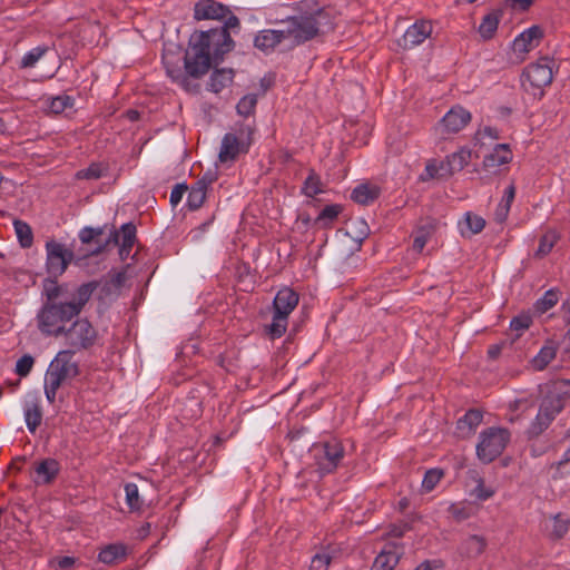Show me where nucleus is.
<instances>
[{
	"label": "nucleus",
	"instance_id": "obj_41",
	"mask_svg": "<svg viewBox=\"0 0 570 570\" xmlns=\"http://www.w3.org/2000/svg\"><path fill=\"white\" fill-rule=\"evenodd\" d=\"M126 503L130 511H139L142 507V500L139 495L138 487L128 482L125 484Z\"/></svg>",
	"mask_w": 570,
	"mask_h": 570
},
{
	"label": "nucleus",
	"instance_id": "obj_51",
	"mask_svg": "<svg viewBox=\"0 0 570 570\" xmlns=\"http://www.w3.org/2000/svg\"><path fill=\"white\" fill-rule=\"evenodd\" d=\"M188 190L186 184H176L170 193V204L176 207L183 199L184 194Z\"/></svg>",
	"mask_w": 570,
	"mask_h": 570
},
{
	"label": "nucleus",
	"instance_id": "obj_48",
	"mask_svg": "<svg viewBox=\"0 0 570 570\" xmlns=\"http://www.w3.org/2000/svg\"><path fill=\"white\" fill-rule=\"evenodd\" d=\"M33 364L35 358L29 354H24L16 363V373L19 376L24 377L31 372Z\"/></svg>",
	"mask_w": 570,
	"mask_h": 570
},
{
	"label": "nucleus",
	"instance_id": "obj_22",
	"mask_svg": "<svg viewBox=\"0 0 570 570\" xmlns=\"http://www.w3.org/2000/svg\"><path fill=\"white\" fill-rule=\"evenodd\" d=\"M23 415L29 432L35 433L42 421V409L37 396H33L24 402Z\"/></svg>",
	"mask_w": 570,
	"mask_h": 570
},
{
	"label": "nucleus",
	"instance_id": "obj_38",
	"mask_svg": "<svg viewBox=\"0 0 570 570\" xmlns=\"http://www.w3.org/2000/svg\"><path fill=\"white\" fill-rule=\"evenodd\" d=\"M322 191L321 178L313 169H311L309 175L306 177L302 186V194L312 198Z\"/></svg>",
	"mask_w": 570,
	"mask_h": 570
},
{
	"label": "nucleus",
	"instance_id": "obj_57",
	"mask_svg": "<svg viewBox=\"0 0 570 570\" xmlns=\"http://www.w3.org/2000/svg\"><path fill=\"white\" fill-rule=\"evenodd\" d=\"M479 137L481 138H491V139H499L500 135H499V130L494 127H484L483 129L479 130L478 134H476Z\"/></svg>",
	"mask_w": 570,
	"mask_h": 570
},
{
	"label": "nucleus",
	"instance_id": "obj_16",
	"mask_svg": "<svg viewBox=\"0 0 570 570\" xmlns=\"http://www.w3.org/2000/svg\"><path fill=\"white\" fill-rule=\"evenodd\" d=\"M439 226V220L435 218L428 217L420 222L416 228L413 232V250L416 253H421L425 247L429 239L436 232Z\"/></svg>",
	"mask_w": 570,
	"mask_h": 570
},
{
	"label": "nucleus",
	"instance_id": "obj_9",
	"mask_svg": "<svg viewBox=\"0 0 570 570\" xmlns=\"http://www.w3.org/2000/svg\"><path fill=\"white\" fill-rule=\"evenodd\" d=\"M312 453L317 471L324 475L334 472L342 462L345 451L343 444L335 439L315 443Z\"/></svg>",
	"mask_w": 570,
	"mask_h": 570
},
{
	"label": "nucleus",
	"instance_id": "obj_21",
	"mask_svg": "<svg viewBox=\"0 0 570 570\" xmlns=\"http://www.w3.org/2000/svg\"><path fill=\"white\" fill-rule=\"evenodd\" d=\"M60 470L59 462L55 459L48 458L39 462L35 466V479L36 484H49L58 475Z\"/></svg>",
	"mask_w": 570,
	"mask_h": 570
},
{
	"label": "nucleus",
	"instance_id": "obj_8",
	"mask_svg": "<svg viewBox=\"0 0 570 570\" xmlns=\"http://www.w3.org/2000/svg\"><path fill=\"white\" fill-rule=\"evenodd\" d=\"M476 445L478 458L483 463L494 461L504 451L510 441V432L503 428H489L480 433Z\"/></svg>",
	"mask_w": 570,
	"mask_h": 570
},
{
	"label": "nucleus",
	"instance_id": "obj_4",
	"mask_svg": "<svg viewBox=\"0 0 570 570\" xmlns=\"http://www.w3.org/2000/svg\"><path fill=\"white\" fill-rule=\"evenodd\" d=\"M567 397H570V382L561 381L556 384V393H549L542 399L538 414L529 428L531 436H538L549 428L556 416L563 410Z\"/></svg>",
	"mask_w": 570,
	"mask_h": 570
},
{
	"label": "nucleus",
	"instance_id": "obj_19",
	"mask_svg": "<svg viewBox=\"0 0 570 570\" xmlns=\"http://www.w3.org/2000/svg\"><path fill=\"white\" fill-rule=\"evenodd\" d=\"M487 546L488 541L484 537L471 534L461 541L458 552L463 558L476 559L485 551Z\"/></svg>",
	"mask_w": 570,
	"mask_h": 570
},
{
	"label": "nucleus",
	"instance_id": "obj_58",
	"mask_svg": "<svg viewBox=\"0 0 570 570\" xmlns=\"http://www.w3.org/2000/svg\"><path fill=\"white\" fill-rule=\"evenodd\" d=\"M515 196V187L513 184L509 185L504 191L503 199L501 203L509 204L511 206Z\"/></svg>",
	"mask_w": 570,
	"mask_h": 570
},
{
	"label": "nucleus",
	"instance_id": "obj_29",
	"mask_svg": "<svg viewBox=\"0 0 570 570\" xmlns=\"http://www.w3.org/2000/svg\"><path fill=\"white\" fill-rule=\"evenodd\" d=\"M255 131H256V125H255V121L253 120L252 122L237 124L235 131L232 132V135L240 144L242 149L249 150L252 144L254 142Z\"/></svg>",
	"mask_w": 570,
	"mask_h": 570
},
{
	"label": "nucleus",
	"instance_id": "obj_33",
	"mask_svg": "<svg viewBox=\"0 0 570 570\" xmlns=\"http://www.w3.org/2000/svg\"><path fill=\"white\" fill-rule=\"evenodd\" d=\"M570 518L567 514L558 513L552 518L549 538L552 540L562 539L569 531Z\"/></svg>",
	"mask_w": 570,
	"mask_h": 570
},
{
	"label": "nucleus",
	"instance_id": "obj_27",
	"mask_svg": "<svg viewBox=\"0 0 570 570\" xmlns=\"http://www.w3.org/2000/svg\"><path fill=\"white\" fill-rule=\"evenodd\" d=\"M381 189L370 184H361L356 186L351 194L353 202L366 206L375 202L380 196Z\"/></svg>",
	"mask_w": 570,
	"mask_h": 570
},
{
	"label": "nucleus",
	"instance_id": "obj_35",
	"mask_svg": "<svg viewBox=\"0 0 570 570\" xmlns=\"http://www.w3.org/2000/svg\"><path fill=\"white\" fill-rule=\"evenodd\" d=\"M109 166L105 163H91L87 168L76 173L77 179L96 180L107 175Z\"/></svg>",
	"mask_w": 570,
	"mask_h": 570
},
{
	"label": "nucleus",
	"instance_id": "obj_7",
	"mask_svg": "<svg viewBox=\"0 0 570 570\" xmlns=\"http://www.w3.org/2000/svg\"><path fill=\"white\" fill-rule=\"evenodd\" d=\"M552 68L553 61L547 57L528 65L521 76L523 89L534 97L541 98L543 96V89L552 82Z\"/></svg>",
	"mask_w": 570,
	"mask_h": 570
},
{
	"label": "nucleus",
	"instance_id": "obj_39",
	"mask_svg": "<svg viewBox=\"0 0 570 570\" xmlns=\"http://www.w3.org/2000/svg\"><path fill=\"white\" fill-rule=\"evenodd\" d=\"M448 510L452 518L458 522L468 520L475 512L473 505L466 502L452 503Z\"/></svg>",
	"mask_w": 570,
	"mask_h": 570
},
{
	"label": "nucleus",
	"instance_id": "obj_50",
	"mask_svg": "<svg viewBox=\"0 0 570 570\" xmlns=\"http://www.w3.org/2000/svg\"><path fill=\"white\" fill-rule=\"evenodd\" d=\"M102 235L101 228L83 227L79 232V239L82 244L91 243L96 237Z\"/></svg>",
	"mask_w": 570,
	"mask_h": 570
},
{
	"label": "nucleus",
	"instance_id": "obj_30",
	"mask_svg": "<svg viewBox=\"0 0 570 570\" xmlns=\"http://www.w3.org/2000/svg\"><path fill=\"white\" fill-rule=\"evenodd\" d=\"M342 212L343 206L340 204L327 205L320 212L317 217L314 219L313 225L320 228H328Z\"/></svg>",
	"mask_w": 570,
	"mask_h": 570
},
{
	"label": "nucleus",
	"instance_id": "obj_60",
	"mask_svg": "<svg viewBox=\"0 0 570 570\" xmlns=\"http://www.w3.org/2000/svg\"><path fill=\"white\" fill-rule=\"evenodd\" d=\"M75 559L71 557H62L58 560V566L60 569H69L73 566Z\"/></svg>",
	"mask_w": 570,
	"mask_h": 570
},
{
	"label": "nucleus",
	"instance_id": "obj_26",
	"mask_svg": "<svg viewBox=\"0 0 570 570\" xmlns=\"http://www.w3.org/2000/svg\"><path fill=\"white\" fill-rule=\"evenodd\" d=\"M485 227V220L471 212H466L462 220L459 222V229L463 237H471L479 234Z\"/></svg>",
	"mask_w": 570,
	"mask_h": 570
},
{
	"label": "nucleus",
	"instance_id": "obj_12",
	"mask_svg": "<svg viewBox=\"0 0 570 570\" xmlns=\"http://www.w3.org/2000/svg\"><path fill=\"white\" fill-rule=\"evenodd\" d=\"M431 32L432 26L429 21H416L406 29L404 35L397 40V45L404 50L412 49L429 38Z\"/></svg>",
	"mask_w": 570,
	"mask_h": 570
},
{
	"label": "nucleus",
	"instance_id": "obj_37",
	"mask_svg": "<svg viewBox=\"0 0 570 570\" xmlns=\"http://www.w3.org/2000/svg\"><path fill=\"white\" fill-rule=\"evenodd\" d=\"M49 51L47 45H41L27 51L20 60L21 69L32 68Z\"/></svg>",
	"mask_w": 570,
	"mask_h": 570
},
{
	"label": "nucleus",
	"instance_id": "obj_61",
	"mask_svg": "<svg viewBox=\"0 0 570 570\" xmlns=\"http://www.w3.org/2000/svg\"><path fill=\"white\" fill-rule=\"evenodd\" d=\"M165 66H166V69H167V73L170 78H173L174 80L180 78L181 76V72H180V69L177 68V69H171L169 68L168 66V62L164 61Z\"/></svg>",
	"mask_w": 570,
	"mask_h": 570
},
{
	"label": "nucleus",
	"instance_id": "obj_6",
	"mask_svg": "<svg viewBox=\"0 0 570 570\" xmlns=\"http://www.w3.org/2000/svg\"><path fill=\"white\" fill-rule=\"evenodd\" d=\"M61 336L69 346L67 351L73 353L91 350L99 340V333L92 323L87 317L79 316L66 327Z\"/></svg>",
	"mask_w": 570,
	"mask_h": 570
},
{
	"label": "nucleus",
	"instance_id": "obj_49",
	"mask_svg": "<svg viewBox=\"0 0 570 570\" xmlns=\"http://www.w3.org/2000/svg\"><path fill=\"white\" fill-rule=\"evenodd\" d=\"M532 323L530 315H519L512 318L510 322V328L515 332H523L528 330Z\"/></svg>",
	"mask_w": 570,
	"mask_h": 570
},
{
	"label": "nucleus",
	"instance_id": "obj_36",
	"mask_svg": "<svg viewBox=\"0 0 570 570\" xmlns=\"http://www.w3.org/2000/svg\"><path fill=\"white\" fill-rule=\"evenodd\" d=\"M13 227L20 246L22 248L31 247L33 244V234L30 225L23 220L16 219Z\"/></svg>",
	"mask_w": 570,
	"mask_h": 570
},
{
	"label": "nucleus",
	"instance_id": "obj_46",
	"mask_svg": "<svg viewBox=\"0 0 570 570\" xmlns=\"http://www.w3.org/2000/svg\"><path fill=\"white\" fill-rule=\"evenodd\" d=\"M558 239H559V235L557 232H554V230L547 232L540 238L537 255L541 256V257L548 255L552 250L553 246L557 244Z\"/></svg>",
	"mask_w": 570,
	"mask_h": 570
},
{
	"label": "nucleus",
	"instance_id": "obj_34",
	"mask_svg": "<svg viewBox=\"0 0 570 570\" xmlns=\"http://www.w3.org/2000/svg\"><path fill=\"white\" fill-rule=\"evenodd\" d=\"M500 22V13L497 11H492L484 16L482 22L479 26V33L484 39H491L495 31L498 30V26Z\"/></svg>",
	"mask_w": 570,
	"mask_h": 570
},
{
	"label": "nucleus",
	"instance_id": "obj_54",
	"mask_svg": "<svg viewBox=\"0 0 570 570\" xmlns=\"http://www.w3.org/2000/svg\"><path fill=\"white\" fill-rule=\"evenodd\" d=\"M425 171L430 178H442L449 176L446 173V168L441 169V163L436 164H428L425 167Z\"/></svg>",
	"mask_w": 570,
	"mask_h": 570
},
{
	"label": "nucleus",
	"instance_id": "obj_25",
	"mask_svg": "<svg viewBox=\"0 0 570 570\" xmlns=\"http://www.w3.org/2000/svg\"><path fill=\"white\" fill-rule=\"evenodd\" d=\"M471 159V151L469 149H460L449 156H446L444 161H441V169L446 168V173L449 176L454 173L461 171Z\"/></svg>",
	"mask_w": 570,
	"mask_h": 570
},
{
	"label": "nucleus",
	"instance_id": "obj_13",
	"mask_svg": "<svg viewBox=\"0 0 570 570\" xmlns=\"http://www.w3.org/2000/svg\"><path fill=\"white\" fill-rule=\"evenodd\" d=\"M471 120V114L461 106L451 108L441 119L439 128L442 134H456Z\"/></svg>",
	"mask_w": 570,
	"mask_h": 570
},
{
	"label": "nucleus",
	"instance_id": "obj_24",
	"mask_svg": "<svg viewBox=\"0 0 570 570\" xmlns=\"http://www.w3.org/2000/svg\"><path fill=\"white\" fill-rule=\"evenodd\" d=\"M513 154L509 144H498L483 159L485 168H497L512 160Z\"/></svg>",
	"mask_w": 570,
	"mask_h": 570
},
{
	"label": "nucleus",
	"instance_id": "obj_64",
	"mask_svg": "<svg viewBox=\"0 0 570 570\" xmlns=\"http://www.w3.org/2000/svg\"><path fill=\"white\" fill-rule=\"evenodd\" d=\"M132 247H125V245H119V256L121 259H126Z\"/></svg>",
	"mask_w": 570,
	"mask_h": 570
},
{
	"label": "nucleus",
	"instance_id": "obj_63",
	"mask_svg": "<svg viewBox=\"0 0 570 570\" xmlns=\"http://www.w3.org/2000/svg\"><path fill=\"white\" fill-rule=\"evenodd\" d=\"M433 563H436V561L425 560L421 562L414 570H432L433 568H436V566H433Z\"/></svg>",
	"mask_w": 570,
	"mask_h": 570
},
{
	"label": "nucleus",
	"instance_id": "obj_20",
	"mask_svg": "<svg viewBox=\"0 0 570 570\" xmlns=\"http://www.w3.org/2000/svg\"><path fill=\"white\" fill-rule=\"evenodd\" d=\"M247 153L248 150L242 149L240 144L232 135V132H227L224 135L222 139L218 159L223 164L234 163L237 159L238 155Z\"/></svg>",
	"mask_w": 570,
	"mask_h": 570
},
{
	"label": "nucleus",
	"instance_id": "obj_28",
	"mask_svg": "<svg viewBox=\"0 0 570 570\" xmlns=\"http://www.w3.org/2000/svg\"><path fill=\"white\" fill-rule=\"evenodd\" d=\"M234 76V70L230 68H216L210 75L208 90L215 94L220 92L233 82Z\"/></svg>",
	"mask_w": 570,
	"mask_h": 570
},
{
	"label": "nucleus",
	"instance_id": "obj_55",
	"mask_svg": "<svg viewBox=\"0 0 570 570\" xmlns=\"http://www.w3.org/2000/svg\"><path fill=\"white\" fill-rule=\"evenodd\" d=\"M510 205L509 204H504V203H500L495 209V213H494V216H495V220L500 224H502L508 215H509V212H510Z\"/></svg>",
	"mask_w": 570,
	"mask_h": 570
},
{
	"label": "nucleus",
	"instance_id": "obj_62",
	"mask_svg": "<svg viewBox=\"0 0 570 570\" xmlns=\"http://www.w3.org/2000/svg\"><path fill=\"white\" fill-rule=\"evenodd\" d=\"M433 563H436V561L425 560L421 562L414 570H432L433 568H436V566H433Z\"/></svg>",
	"mask_w": 570,
	"mask_h": 570
},
{
	"label": "nucleus",
	"instance_id": "obj_42",
	"mask_svg": "<svg viewBox=\"0 0 570 570\" xmlns=\"http://www.w3.org/2000/svg\"><path fill=\"white\" fill-rule=\"evenodd\" d=\"M559 301V295L557 289L547 291L542 297H540L535 304L534 308L538 313L543 314L551 309Z\"/></svg>",
	"mask_w": 570,
	"mask_h": 570
},
{
	"label": "nucleus",
	"instance_id": "obj_15",
	"mask_svg": "<svg viewBox=\"0 0 570 570\" xmlns=\"http://www.w3.org/2000/svg\"><path fill=\"white\" fill-rule=\"evenodd\" d=\"M542 37V29L539 26H532L513 40V51L519 55L528 53L539 46Z\"/></svg>",
	"mask_w": 570,
	"mask_h": 570
},
{
	"label": "nucleus",
	"instance_id": "obj_43",
	"mask_svg": "<svg viewBox=\"0 0 570 570\" xmlns=\"http://www.w3.org/2000/svg\"><path fill=\"white\" fill-rule=\"evenodd\" d=\"M483 414L481 411L472 409L469 410L459 421L458 429L463 430L464 426L468 428L469 431L474 430L482 422Z\"/></svg>",
	"mask_w": 570,
	"mask_h": 570
},
{
	"label": "nucleus",
	"instance_id": "obj_23",
	"mask_svg": "<svg viewBox=\"0 0 570 570\" xmlns=\"http://www.w3.org/2000/svg\"><path fill=\"white\" fill-rule=\"evenodd\" d=\"M287 39L285 28L278 30H263L254 39V46L263 51L274 49Z\"/></svg>",
	"mask_w": 570,
	"mask_h": 570
},
{
	"label": "nucleus",
	"instance_id": "obj_5",
	"mask_svg": "<svg viewBox=\"0 0 570 570\" xmlns=\"http://www.w3.org/2000/svg\"><path fill=\"white\" fill-rule=\"evenodd\" d=\"M299 301L298 294L289 287L281 288L273 301L272 323L265 327L266 334L272 338L282 337L288 324V316Z\"/></svg>",
	"mask_w": 570,
	"mask_h": 570
},
{
	"label": "nucleus",
	"instance_id": "obj_31",
	"mask_svg": "<svg viewBox=\"0 0 570 570\" xmlns=\"http://www.w3.org/2000/svg\"><path fill=\"white\" fill-rule=\"evenodd\" d=\"M557 345H554L553 343H548L543 345L540 348L539 353L532 360L533 368H535L537 371L544 370L548 366V364H550L554 360L557 355Z\"/></svg>",
	"mask_w": 570,
	"mask_h": 570
},
{
	"label": "nucleus",
	"instance_id": "obj_11",
	"mask_svg": "<svg viewBox=\"0 0 570 570\" xmlns=\"http://www.w3.org/2000/svg\"><path fill=\"white\" fill-rule=\"evenodd\" d=\"M46 268L50 276L48 278L57 282V278L66 272L68 265L73 259V253L66 248L63 244L55 240L46 243Z\"/></svg>",
	"mask_w": 570,
	"mask_h": 570
},
{
	"label": "nucleus",
	"instance_id": "obj_47",
	"mask_svg": "<svg viewBox=\"0 0 570 570\" xmlns=\"http://www.w3.org/2000/svg\"><path fill=\"white\" fill-rule=\"evenodd\" d=\"M332 561V556L322 551L313 556L309 564V570H327Z\"/></svg>",
	"mask_w": 570,
	"mask_h": 570
},
{
	"label": "nucleus",
	"instance_id": "obj_40",
	"mask_svg": "<svg viewBox=\"0 0 570 570\" xmlns=\"http://www.w3.org/2000/svg\"><path fill=\"white\" fill-rule=\"evenodd\" d=\"M444 471L439 468L429 469L422 480V491L428 493L435 489L438 483L443 479Z\"/></svg>",
	"mask_w": 570,
	"mask_h": 570
},
{
	"label": "nucleus",
	"instance_id": "obj_32",
	"mask_svg": "<svg viewBox=\"0 0 570 570\" xmlns=\"http://www.w3.org/2000/svg\"><path fill=\"white\" fill-rule=\"evenodd\" d=\"M126 557V547L124 544H109L104 548L99 554L98 559L102 563L111 564L119 560H122Z\"/></svg>",
	"mask_w": 570,
	"mask_h": 570
},
{
	"label": "nucleus",
	"instance_id": "obj_3",
	"mask_svg": "<svg viewBox=\"0 0 570 570\" xmlns=\"http://www.w3.org/2000/svg\"><path fill=\"white\" fill-rule=\"evenodd\" d=\"M296 13L283 21L287 39L303 45L334 28L333 17L317 0H301L295 3Z\"/></svg>",
	"mask_w": 570,
	"mask_h": 570
},
{
	"label": "nucleus",
	"instance_id": "obj_59",
	"mask_svg": "<svg viewBox=\"0 0 570 570\" xmlns=\"http://www.w3.org/2000/svg\"><path fill=\"white\" fill-rule=\"evenodd\" d=\"M406 530V525H393L391 527L389 534L394 538H401Z\"/></svg>",
	"mask_w": 570,
	"mask_h": 570
},
{
	"label": "nucleus",
	"instance_id": "obj_52",
	"mask_svg": "<svg viewBox=\"0 0 570 570\" xmlns=\"http://www.w3.org/2000/svg\"><path fill=\"white\" fill-rule=\"evenodd\" d=\"M473 494L475 495V498H478L479 500L481 501H485L488 500L489 498H491L494 492L493 490L489 489V488H485L484 483H483V480L480 479L478 481V485L474 488L473 490Z\"/></svg>",
	"mask_w": 570,
	"mask_h": 570
},
{
	"label": "nucleus",
	"instance_id": "obj_2",
	"mask_svg": "<svg viewBox=\"0 0 570 570\" xmlns=\"http://www.w3.org/2000/svg\"><path fill=\"white\" fill-rule=\"evenodd\" d=\"M98 286L97 281L71 287L68 283L58 284L46 278L42 292L46 299L36 315L40 333L45 336L61 337L68 324L81 314Z\"/></svg>",
	"mask_w": 570,
	"mask_h": 570
},
{
	"label": "nucleus",
	"instance_id": "obj_44",
	"mask_svg": "<svg viewBox=\"0 0 570 570\" xmlns=\"http://www.w3.org/2000/svg\"><path fill=\"white\" fill-rule=\"evenodd\" d=\"M73 98L68 95H60L48 100V109L53 114H61L73 106Z\"/></svg>",
	"mask_w": 570,
	"mask_h": 570
},
{
	"label": "nucleus",
	"instance_id": "obj_14",
	"mask_svg": "<svg viewBox=\"0 0 570 570\" xmlns=\"http://www.w3.org/2000/svg\"><path fill=\"white\" fill-rule=\"evenodd\" d=\"M403 554V546L394 541L385 543L382 551L375 557L371 570H393Z\"/></svg>",
	"mask_w": 570,
	"mask_h": 570
},
{
	"label": "nucleus",
	"instance_id": "obj_45",
	"mask_svg": "<svg viewBox=\"0 0 570 570\" xmlns=\"http://www.w3.org/2000/svg\"><path fill=\"white\" fill-rule=\"evenodd\" d=\"M257 105V96L255 94H248L239 99L236 106L238 115L248 117L255 112Z\"/></svg>",
	"mask_w": 570,
	"mask_h": 570
},
{
	"label": "nucleus",
	"instance_id": "obj_53",
	"mask_svg": "<svg viewBox=\"0 0 570 570\" xmlns=\"http://www.w3.org/2000/svg\"><path fill=\"white\" fill-rule=\"evenodd\" d=\"M61 387V385H57L56 383L49 381L45 377V395L47 401L52 404L56 401L57 392Z\"/></svg>",
	"mask_w": 570,
	"mask_h": 570
},
{
	"label": "nucleus",
	"instance_id": "obj_1",
	"mask_svg": "<svg viewBox=\"0 0 570 570\" xmlns=\"http://www.w3.org/2000/svg\"><path fill=\"white\" fill-rule=\"evenodd\" d=\"M194 18L200 20H218L219 28L195 31L188 42L184 57L186 73L195 79L205 76L209 69L224 61L225 56L234 50L235 41L230 31L238 32L240 21L228 6L216 0H199L194 6Z\"/></svg>",
	"mask_w": 570,
	"mask_h": 570
},
{
	"label": "nucleus",
	"instance_id": "obj_10",
	"mask_svg": "<svg viewBox=\"0 0 570 570\" xmlns=\"http://www.w3.org/2000/svg\"><path fill=\"white\" fill-rule=\"evenodd\" d=\"M73 357V351L62 350L58 352L50 362L45 377L61 386L69 383L80 373L79 364Z\"/></svg>",
	"mask_w": 570,
	"mask_h": 570
},
{
	"label": "nucleus",
	"instance_id": "obj_17",
	"mask_svg": "<svg viewBox=\"0 0 570 570\" xmlns=\"http://www.w3.org/2000/svg\"><path fill=\"white\" fill-rule=\"evenodd\" d=\"M214 181L210 174H205L190 188H188L187 207L197 210L205 202L208 186Z\"/></svg>",
	"mask_w": 570,
	"mask_h": 570
},
{
	"label": "nucleus",
	"instance_id": "obj_56",
	"mask_svg": "<svg viewBox=\"0 0 570 570\" xmlns=\"http://www.w3.org/2000/svg\"><path fill=\"white\" fill-rule=\"evenodd\" d=\"M557 469L562 474L570 472V448L563 453L561 460L557 463Z\"/></svg>",
	"mask_w": 570,
	"mask_h": 570
},
{
	"label": "nucleus",
	"instance_id": "obj_18",
	"mask_svg": "<svg viewBox=\"0 0 570 570\" xmlns=\"http://www.w3.org/2000/svg\"><path fill=\"white\" fill-rule=\"evenodd\" d=\"M136 240V226L132 223H126L121 226L120 232L114 230L106 244L98 246L91 252L94 255L100 254L109 242L115 244L125 245V247H132Z\"/></svg>",
	"mask_w": 570,
	"mask_h": 570
}]
</instances>
